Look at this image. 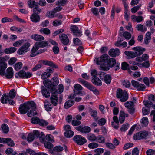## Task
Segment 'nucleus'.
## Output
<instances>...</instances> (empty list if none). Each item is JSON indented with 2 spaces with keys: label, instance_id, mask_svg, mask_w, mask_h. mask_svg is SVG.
I'll return each instance as SVG.
<instances>
[{
  "label": "nucleus",
  "instance_id": "obj_39",
  "mask_svg": "<svg viewBox=\"0 0 155 155\" xmlns=\"http://www.w3.org/2000/svg\"><path fill=\"white\" fill-rule=\"evenodd\" d=\"M36 43L38 45L40 48L47 47L49 44L48 42L46 41H44L41 42H38Z\"/></svg>",
  "mask_w": 155,
  "mask_h": 155
},
{
  "label": "nucleus",
  "instance_id": "obj_14",
  "mask_svg": "<svg viewBox=\"0 0 155 155\" xmlns=\"http://www.w3.org/2000/svg\"><path fill=\"white\" fill-rule=\"evenodd\" d=\"M39 135V132L37 130H34L33 133L28 134L27 137V140L29 142L32 141L35 137H37Z\"/></svg>",
  "mask_w": 155,
  "mask_h": 155
},
{
  "label": "nucleus",
  "instance_id": "obj_10",
  "mask_svg": "<svg viewBox=\"0 0 155 155\" xmlns=\"http://www.w3.org/2000/svg\"><path fill=\"white\" fill-rule=\"evenodd\" d=\"M131 83L132 86L139 91H143L146 88L144 84L140 83L136 81L132 80Z\"/></svg>",
  "mask_w": 155,
  "mask_h": 155
},
{
  "label": "nucleus",
  "instance_id": "obj_64",
  "mask_svg": "<svg viewBox=\"0 0 155 155\" xmlns=\"http://www.w3.org/2000/svg\"><path fill=\"white\" fill-rule=\"evenodd\" d=\"M147 155H155V150L150 149L146 151Z\"/></svg>",
  "mask_w": 155,
  "mask_h": 155
},
{
  "label": "nucleus",
  "instance_id": "obj_21",
  "mask_svg": "<svg viewBox=\"0 0 155 155\" xmlns=\"http://www.w3.org/2000/svg\"><path fill=\"white\" fill-rule=\"evenodd\" d=\"M120 51L118 49H112L109 51V55L112 57H115L120 54Z\"/></svg>",
  "mask_w": 155,
  "mask_h": 155
},
{
  "label": "nucleus",
  "instance_id": "obj_12",
  "mask_svg": "<svg viewBox=\"0 0 155 155\" xmlns=\"http://www.w3.org/2000/svg\"><path fill=\"white\" fill-rule=\"evenodd\" d=\"M100 77L107 84H109L111 81V77L110 75L106 74L104 72H101L99 74Z\"/></svg>",
  "mask_w": 155,
  "mask_h": 155
},
{
  "label": "nucleus",
  "instance_id": "obj_42",
  "mask_svg": "<svg viewBox=\"0 0 155 155\" xmlns=\"http://www.w3.org/2000/svg\"><path fill=\"white\" fill-rule=\"evenodd\" d=\"M92 81L94 84L96 85H100L102 84L101 81L97 78H92Z\"/></svg>",
  "mask_w": 155,
  "mask_h": 155
},
{
  "label": "nucleus",
  "instance_id": "obj_9",
  "mask_svg": "<svg viewBox=\"0 0 155 155\" xmlns=\"http://www.w3.org/2000/svg\"><path fill=\"white\" fill-rule=\"evenodd\" d=\"M31 121L32 123L34 124H38L39 125L42 126L47 125L48 124L46 121L43 120H40L38 117H36L32 118Z\"/></svg>",
  "mask_w": 155,
  "mask_h": 155
},
{
  "label": "nucleus",
  "instance_id": "obj_38",
  "mask_svg": "<svg viewBox=\"0 0 155 155\" xmlns=\"http://www.w3.org/2000/svg\"><path fill=\"white\" fill-rule=\"evenodd\" d=\"M10 30L13 32H16L18 33L21 32L22 31L23 29L21 28L17 27L15 26H13L11 27Z\"/></svg>",
  "mask_w": 155,
  "mask_h": 155
},
{
  "label": "nucleus",
  "instance_id": "obj_37",
  "mask_svg": "<svg viewBox=\"0 0 155 155\" xmlns=\"http://www.w3.org/2000/svg\"><path fill=\"white\" fill-rule=\"evenodd\" d=\"M1 130L3 133H7L9 131V128L6 124H3L1 126Z\"/></svg>",
  "mask_w": 155,
  "mask_h": 155
},
{
  "label": "nucleus",
  "instance_id": "obj_27",
  "mask_svg": "<svg viewBox=\"0 0 155 155\" xmlns=\"http://www.w3.org/2000/svg\"><path fill=\"white\" fill-rule=\"evenodd\" d=\"M128 114L125 113L123 111H121L120 112V115L119 117V121L121 123H122L124 121L125 118L127 117Z\"/></svg>",
  "mask_w": 155,
  "mask_h": 155
},
{
  "label": "nucleus",
  "instance_id": "obj_41",
  "mask_svg": "<svg viewBox=\"0 0 155 155\" xmlns=\"http://www.w3.org/2000/svg\"><path fill=\"white\" fill-rule=\"evenodd\" d=\"M74 104V101L71 100L67 101L65 103L64 107L66 109H68Z\"/></svg>",
  "mask_w": 155,
  "mask_h": 155
},
{
  "label": "nucleus",
  "instance_id": "obj_33",
  "mask_svg": "<svg viewBox=\"0 0 155 155\" xmlns=\"http://www.w3.org/2000/svg\"><path fill=\"white\" fill-rule=\"evenodd\" d=\"M97 137L93 134L90 133L87 135V139L91 141H96Z\"/></svg>",
  "mask_w": 155,
  "mask_h": 155
},
{
  "label": "nucleus",
  "instance_id": "obj_23",
  "mask_svg": "<svg viewBox=\"0 0 155 155\" xmlns=\"http://www.w3.org/2000/svg\"><path fill=\"white\" fill-rule=\"evenodd\" d=\"M31 20L33 22H37L40 20V17L38 15L35 13H33L30 17Z\"/></svg>",
  "mask_w": 155,
  "mask_h": 155
},
{
  "label": "nucleus",
  "instance_id": "obj_43",
  "mask_svg": "<svg viewBox=\"0 0 155 155\" xmlns=\"http://www.w3.org/2000/svg\"><path fill=\"white\" fill-rule=\"evenodd\" d=\"M151 39V33L147 32L146 35L144 39V42L145 44H147L150 41Z\"/></svg>",
  "mask_w": 155,
  "mask_h": 155
},
{
  "label": "nucleus",
  "instance_id": "obj_28",
  "mask_svg": "<svg viewBox=\"0 0 155 155\" xmlns=\"http://www.w3.org/2000/svg\"><path fill=\"white\" fill-rule=\"evenodd\" d=\"M31 38L35 41H41L44 39L43 36L38 34L32 35L31 36Z\"/></svg>",
  "mask_w": 155,
  "mask_h": 155
},
{
  "label": "nucleus",
  "instance_id": "obj_18",
  "mask_svg": "<svg viewBox=\"0 0 155 155\" xmlns=\"http://www.w3.org/2000/svg\"><path fill=\"white\" fill-rule=\"evenodd\" d=\"M60 39L61 42L65 45H68L69 43V40L68 36L64 34L60 35Z\"/></svg>",
  "mask_w": 155,
  "mask_h": 155
},
{
  "label": "nucleus",
  "instance_id": "obj_17",
  "mask_svg": "<svg viewBox=\"0 0 155 155\" xmlns=\"http://www.w3.org/2000/svg\"><path fill=\"white\" fill-rule=\"evenodd\" d=\"M108 56L106 54H104L99 58H96L94 61H96V63L97 64H100V62H104L108 59Z\"/></svg>",
  "mask_w": 155,
  "mask_h": 155
},
{
  "label": "nucleus",
  "instance_id": "obj_49",
  "mask_svg": "<svg viewBox=\"0 0 155 155\" xmlns=\"http://www.w3.org/2000/svg\"><path fill=\"white\" fill-rule=\"evenodd\" d=\"M63 150V147L61 146H56L54 149L53 154H54L55 152H61Z\"/></svg>",
  "mask_w": 155,
  "mask_h": 155
},
{
  "label": "nucleus",
  "instance_id": "obj_45",
  "mask_svg": "<svg viewBox=\"0 0 155 155\" xmlns=\"http://www.w3.org/2000/svg\"><path fill=\"white\" fill-rule=\"evenodd\" d=\"M96 141L100 143H103L105 142V138L102 135H99L97 137Z\"/></svg>",
  "mask_w": 155,
  "mask_h": 155
},
{
  "label": "nucleus",
  "instance_id": "obj_60",
  "mask_svg": "<svg viewBox=\"0 0 155 155\" xmlns=\"http://www.w3.org/2000/svg\"><path fill=\"white\" fill-rule=\"evenodd\" d=\"M17 61L16 58L15 57H12L8 61V63L9 65H12Z\"/></svg>",
  "mask_w": 155,
  "mask_h": 155
},
{
  "label": "nucleus",
  "instance_id": "obj_36",
  "mask_svg": "<svg viewBox=\"0 0 155 155\" xmlns=\"http://www.w3.org/2000/svg\"><path fill=\"white\" fill-rule=\"evenodd\" d=\"M56 13L53 9L52 10L48 12L46 15L47 17L52 18L56 16Z\"/></svg>",
  "mask_w": 155,
  "mask_h": 155
},
{
  "label": "nucleus",
  "instance_id": "obj_40",
  "mask_svg": "<svg viewBox=\"0 0 155 155\" xmlns=\"http://www.w3.org/2000/svg\"><path fill=\"white\" fill-rule=\"evenodd\" d=\"M36 108L35 109H33L32 108H31V109L27 113V115L29 117H31L35 115H36L37 114V112L35 110Z\"/></svg>",
  "mask_w": 155,
  "mask_h": 155
},
{
  "label": "nucleus",
  "instance_id": "obj_16",
  "mask_svg": "<svg viewBox=\"0 0 155 155\" xmlns=\"http://www.w3.org/2000/svg\"><path fill=\"white\" fill-rule=\"evenodd\" d=\"M77 130L84 133H87L90 132L91 130L89 127L82 126H80L75 128Z\"/></svg>",
  "mask_w": 155,
  "mask_h": 155
},
{
  "label": "nucleus",
  "instance_id": "obj_3",
  "mask_svg": "<svg viewBox=\"0 0 155 155\" xmlns=\"http://www.w3.org/2000/svg\"><path fill=\"white\" fill-rule=\"evenodd\" d=\"M58 83V81L56 78L53 82L49 80H46L43 81L45 86L50 89L51 92L53 90L55 91V86L57 85Z\"/></svg>",
  "mask_w": 155,
  "mask_h": 155
},
{
  "label": "nucleus",
  "instance_id": "obj_1",
  "mask_svg": "<svg viewBox=\"0 0 155 155\" xmlns=\"http://www.w3.org/2000/svg\"><path fill=\"white\" fill-rule=\"evenodd\" d=\"M132 49L135 51H126L124 52L125 54L127 56L128 58H134L136 56L140 55L143 54L145 50L144 48L140 47H134Z\"/></svg>",
  "mask_w": 155,
  "mask_h": 155
},
{
  "label": "nucleus",
  "instance_id": "obj_20",
  "mask_svg": "<svg viewBox=\"0 0 155 155\" xmlns=\"http://www.w3.org/2000/svg\"><path fill=\"white\" fill-rule=\"evenodd\" d=\"M14 74V71L12 68L10 67L7 69L6 74H5V77L8 79L11 78Z\"/></svg>",
  "mask_w": 155,
  "mask_h": 155
},
{
  "label": "nucleus",
  "instance_id": "obj_52",
  "mask_svg": "<svg viewBox=\"0 0 155 155\" xmlns=\"http://www.w3.org/2000/svg\"><path fill=\"white\" fill-rule=\"evenodd\" d=\"M7 139L5 141V143H7V144L9 146H14L15 145V143L14 141L10 138H6Z\"/></svg>",
  "mask_w": 155,
  "mask_h": 155
},
{
  "label": "nucleus",
  "instance_id": "obj_48",
  "mask_svg": "<svg viewBox=\"0 0 155 155\" xmlns=\"http://www.w3.org/2000/svg\"><path fill=\"white\" fill-rule=\"evenodd\" d=\"M116 62V61L114 58H111L108 61V64L110 67H112L114 66Z\"/></svg>",
  "mask_w": 155,
  "mask_h": 155
},
{
  "label": "nucleus",
  "instance_id": "obj_55",
  "mask_svg": "<svg viewBox=\"0 0 155 155\" xmlns=\"http://www.w3.org/2000/svg\"><path fill=\"white\" fill-rule=\"evenodd\" d=\"M22 64L21 62H18L16 63L14 66V68L16 70L20 69L22 67Z\"/></svg>",
  "mask_w": 155,
  "mask_h": 155
},
{
  "label": "nucleus",
  "instance_id": "obj_35",
  "mask_svg": "<svg viewBox=\"0 0 155 155\" xmlns=\"http://www.w3.org/2000/svg\"><path fill=\"white\" fill-rule=\"evenodd\" d=\"M142 125L143 127H146L148 124V119L146 117H144L142 118L141 120Z\"/></svg>",
  "mask_w": 155,
  "mask_h": 155
},
{
  "label": "nucleus",
  "instance_id": "obj_34",
  "mask_svg": "<svg viewBox=\"0 0 155 155\" xmlns=\"http://www.w3.org/2000/svg\"><path fill=\"white\" fill-rule=\"evenodd\" d=\"M53 105L51 104L48 101L45 102L44 103V107L45 110L48 111H50L51 110Z\"/></svg>",
  "mask_w": 155,
  "mask_h": 155
},
{
  "label": "nucleus",
  "instance_id": "obj_62",
  "mask_svg": "<svg viewBox=\"0 0 155 155\" xmlns=\"http://www.w3.org/2000/svg\"><path fill=\"white\" fill-rule=\"evenodd\" d=\"M137 30L139 31H141L142 32H143L146 30L143 29L144 27L143 25L140 24H138L136 27Z\"/></svg>",
  "mask_w": 155,
  "mask_h": 155
},
{
  "label": "nucleus",
  "instance_id": "obj_6",
  "mask_svg": "<svg viewBox=\"0 0 155 155\" xmlns=\"http://www.w3.org/2000/svg\"><path fill=\"white\" fill-rule=\"evenodd\" d=\"M39 48L38 45L36 43L31 51L30 56L31 57H35L45 51V49H41L38 50Z\"/></svg>",
  "mask_w": 155,
  "mask_h": 155
},
{
  "label": "nucleus",
  "instance_id": "obj_46",
  "mask_svg": "<svg viewBox=\"0 0 155 155\" xmlns=\"http://www.w3.org/2000/svg\"><path fill=\"white\" fill-rule=\"evenodd\" d=\"M28 5L31 8H32L38 5V3L35 2L34 1L30 0L28 1Z\"/></svg>",
  "mask_w": 155,
  "mask_h": 155
},
{
  "label": "nucleus",
  "instance_id": "obj_47",
  "mask_svg": "<svg viewBox=\"0 0 155 155\" xmlns=\"http://www.w3.org/2000/svg\"><path fill=\"white\" fill-rule=\"evenodd\" d=\"M64 136L67 138H70L72 137L74 135L73 131L70 130L68 131H65L64 133Z\"/></svg>",
  "mask_w": 155,
  "mask_h": 155
},
{
  "label": "nucleus",
  "instance_id": "obj_26",
  "mask_svg": "<svg viewBox=\"0 0 155 155\" xmlns=\"http://www.w3.org/2000/svg\"><path fill=\"white\" fill-rule=\"evenodd\" d=\"M131 18L133 22H136L137 23L140 22L143 20V18L142 16H137L135 15H132Z\"/></svg>",
  "mask_w": 155,
  "mask_h": 155
},
{
  "label": "nucleus",
  "instance_id": "obj_29",
  "mask_svg": "<svg viewBox=\"0 0 155 155\" xmlns=\"http://www.w3.org/2000/svg\"><path fill=\"white\" fill-rule=\"evenodd\" d=\"M9 96L6 94H3L1 98V102L3 104H7L9 99Z\"/></svg>",
  "mask_w": 155,
  "mask_h": 155
},
{
  "label": "nucleus",
  "instance_id": "obj_31",
  "mask_svg": "<svg viewBox=\"0 0 155 155\" xmlns=\"http://www.w3.org/2000/svg\"><path fill=\"white\" fill-rule=\"evenodd\" d=\"M143 103L144 105L147 107H152L155 109V104L153 105L151 101H150L148 100H144Z\"/></svg>",
  "mask_w": 155,
  "mask_h": 155
},
{
  "label": "nucleus",
  "instance_id": "obj_19",
  "mask_svg": "<svg viewBox=\"0 0 155 155\" xmlns=\"http://www.w3.org/2000/svg\"><path fill=\"white\" fill-rule=\"evenodd\" d=\"M71 29L74 34L78 36H81L82 32L78 30V28L75 25H73L71 27Z\"/></svg>",
  "mask_w": 155,
  "mask_h": 155
},
{
  "label": "nucleus",
  "instance_id": "obj_30",
  "mask_svg": "<svg viewBox=\"0 0 155 155\" xmlns=\"http://www.w3.org/2000/svg\"><path fill=\"white\" fill-rule=\"evenodd\" d=\"M17 49V48L15 47H12L5 49L4 51L7 54H12L16 51Z\"/></svg>",
  "mask_w": 155,
  "mask_h": 155
},
{
  "label": "nucleus",
  "instance_id": "obj_53",
  "mask_svg": "<svg viewBox=\"0 0 155 155\" xmlns=\"http://www.w3.org/2000/svg\"><path fill=\"white\" fill-rule=\"evenodd\" d=\"M126 107L128 109H132L133 107L134 103L130 101H128L124 104Z\"/></svg>",
  "mask_w": 155,
  "mask_h": 155
},
{
  "label": "nucleus",
  "instance_id": "obj_24",
  "mask_svg": "<svg viewBox=\"0 0 155 155\" xmlns=\"http://www.w3.org/2000/svg\"><path fill=\"white\" fill-rule=\"evenodd\" d=\"M86 87L91 91H92L94 94L97 95L99 94V92L98 90L95 87L90 83L89 84L86 85Z\"/></svg>",
  "mask_w": 155,
  "mask_h": 155
},
{
  "label": "nucleus",
  "instance_id": "obj_13",
  "mask_svg": "<svg viewBox=\"0 0 155 155\" xmlns=\"http://www.w3.org/2000/svg\"><path fill=\"white\" fill-rule=\"evenodd\" d=\"M148 135V132L146 131H143L138 132L133 136V138L135 140H139L145 138Z\"/></svg>",
  "mask_w": 155,
  "mask_h": 155
},
{
  "label": "nucleus",
  "instance_id": "obj_7",
  "mask_svg": "<svg viewBox=\"0 0 155 155\" xmlns=\"http://www.w3.org/2000/svg\"><path fill=\"white\" fill-rule=\"evenodd\" d=\"M32 76L31 73L29 72H26L23 70L20 71L18 73H16L15 75V78H28L31 77Z\"/></svg>",
  "mask_w": 155,
  "mask_h": 155
},
{
  "label": "nucleus",
  "instance_id": "obj_58",
  "mask_svg": "<svg viewBox=\"0 0 155 155\" xmlns=\"http://www.w3.org/2000/svg\"><path fill=\"white\" fill-rule=\"evenodd\" d=\"M91 116L95 119V121H97V118L96 117L97 115V112L95 110H92L91 112Z\"/></svg>",
  "mask_w": 155,
  "mask_h": 155
},
{
  "label": "nucleus",
  "instance_id": "obj_4",
  "mask_svg": "<svg viewBox=\"0 0 155 155\" xmlns=\"http://www.w3.org/2000/svg\"><path fill=\"white\" fill-rule=\"evenodd\" d=\"M117 97L120 99V101L124 102L128 99V96L127 93L124 90L121 89H118L117 91Z\"/></svg>",
  "mask_w": 155,
  "mask_h": 155
},
{
  "label": "nucleus",
  "instance_id": "obj_8",
  "mask_svg": "<svg viewBox=\"0 0 155 155\" xmlns=\"http://www.w3.org/2000/svg\"><path fill=\"white\" fill-rule=\"evenodd\" d=\"M30 46V44L28 42L25 43L17 51V53L19 55L24 54L28 51Z\"/></svg>",
  "mask_w": 155,
  "mask_h": 155
},
{
  "label": "nucleus",
  "instance_id": "obj_56",
  "mask_svg": "<svg viewBox=\"0 0 155 155\" xmlns=\"http://www.w3.org/2000/svg\"><path fill=\"white\" fill-rule=\"evenodd\" d=\"M24 40H21L16 41L13 44V45L15 47L20 46L24 42Z\"/></svg>",
  "mask_w": 155,
  "mask_h": 155
},
{
  "label": "nucleus",
  "instance_id": "obj_51",
  "mask_svg": "<svg viewBox=\"0 0 155 155\" xmlns=\"http://www.w3.org/2000/svg\"><path fill=\"white\" fill-rule=\"evenodd\" d=\"M39 31L41 33H44L46 35H48L50 33V30L47 28H41L39 30Z\"/></svg>",
  "mask_w": 155,
  "mask_h": 155
},
{
  "label": "nucleus",
  "instance_id": "obj_15",
  "mask_svg": "<svg viewBox=\"0 0 155 155\" xmlns=\"http://www.w3.org/2000/svg\"><path fill=\"white\" fill-rule=\"evenodd\" d=\"M56 91L53 90L51 91L52 95L50 98L52 103L54 106H56L58 102L57 94L56 93Z\"/></svg>",
  "mask_w": 155,
  "mask_h": 155
},
{
  "label": "nucleus",
  "instance_id": "obj_2",
  "mask_svg": "<svg viewBox=\"0 0 155 155\" xmlns=\"http://www.w3.org/2000/svg\"><path fill=\"white\" fill-rule=\"evenodd\" d=\"M36 107V106L34 102L28 101L27 103L21 104L19 108V110L21 114H24L31 108L35 109Z\"/></svg>",
  "mask_w": 155,
  "mask_h": 155
},
{
  "label": "nucleus",
  "instance_id": "obj_61",
  "mask_svg": "<svg viewBox=\"0 0 155 155\" xmlns=\"http://www.w3.org/2000/svg\"><path fill=\"white\" fill-rule=\"evenodd\" d=\"M91 11L95 15L97 16L99 15L98 9L97 8H92L91 9Z\"/></svg>",
  "mask_w": 155,
  "mask_h": 155
},
{
  "label": "nucleus",
  "instance_id": "obj_25",
  "mask_svg": "<svg viewBox=\"0 0 155 155\" xmlns=\"http://www.w3.org/2000/svg\"><path fill=\"white\" fill-rule=\"evenodd\" d=\"M149 58V56L148 55L144 54L141 57H137L136 60L138 62H141L147 60Z\"/></svg>",
  "mask_w": 155,
  "mask_h": 155
},
{
  "label": "nucleus",
  "instance_id": "obj_44",
  "mask_svg": "<svg viewBox=\"0 0 155 155\" xmlns=\"http://www.w3.org/2000/svg\"><path fill=\"white\" fill-rule=\"evenodd\" d=\"M68 0H58L56 2V4L58 6H64L67 2Z\"/></svg>",
  "mask_w": 155,
  "mask_h": 155
},
{
  "label": "nucleus",
  "instance_id": "obj_57",
  "mask_svg": "<svg viewBox=\"0 0 155 155\" xmlns=\"http://www.w3.org/2000/svg\"><path fill=\"white\" fill-rule=\"evenodd\" d=\"M123 35L126 39H130L131 37V35L128 32H124L123 33Z\"/></svg>",
  "mask_w": 155,
  "mask_h": 155
},
{
  "label": "nucleus",
  "instance_id": "obj_11",
  "mask_svg": "<svg viewBox=\"0 0 155 155\" xmlns=\"http://www.w3.org/2000/svg\"><path fill=\"white\" fill-rule=\"evenodd\" d=\"M74 141L79 145H82L87 142L86 139L84 137L79 135H77L74 137Z\"/></svg>",
  "mask_w": 155,
  "mask_h": 155
},
{
  "label": "nucleus",
  "instance_id": "obj_63",
  "mask_svg": "<svg viewBox=\"0 0 155 155\" xmlns=\"http://www.w3.org/2000/svg\"><path fill=\"white\" fill-rule=\"evenodd\" d=\"M105 145L107 148L111 149L114 150L116 148L114 144L111 143H106Z\"/></svg>",
  "mask_w": 155,
  "mask_h": 155
},
{
  "label": "nucleus",
  "instance_id": "obj_54",
  "mask_svg": "<svg viewBox=\"0 0 155 155\" xmlns=\"http://www.w3.org/2000/svg\"><path fill=\"white\" fill-rule=\"evenodd\" d=\"M99 144L97 143L92 142L90 143L88 145V147L90 149H94L98 147Z\"/></svg>",
  "mask_w": 155,
  "mask_h": 155
},
{
  "label": "nucleus",
  "instance_id": "obj_50",
  "mask_svg": "<svg viewBox=\"0 0 155 155\" xmlns=\"http://www.w3.org/2000/svg\"><path fill=\"white\" fill-rule=\"evenodd\" d=\"M9 98L10 97L11 99H13L15 97L16 94V92L14 89H12L9 92Z\"/></svg>",
  "mask_w": 155,
  "mask_h": 155
},
{
  "label": "nucleus",
  "instance_id": "obj_32",
  "mask_svg": "<svg viewBox=\"0 0 155 155\" xmlns=\"http://www.w3.org/2000/svg\"><path fill=\"white\" fill-rule=\"evenodd\" d=\"M55 90L56 91V93L57 94L58 93H62L64 90L63 86L62 84H60L58 87H56L55 86Z\"/></svg>",
  "mask_w": 155,
  "mask_h": 155
},
{
  "label": "nucleus",
  "instance_id": "obj_59",
  "mask_svg": "<svg viewBox=\"0 0 155 155\" xmlns=\"http://www.w3.org/2000/svg\"><path fill=\"white\" fill-rule=\"evenodd\" d=\"M149 66L150 64L148 61H146V62L141 64H139L138 65V66L140 67H144L146 68L149 67Z\"/></svg>",
  "mask_w": 155,
  "mask_h": 155
},
{
  "label": "nucleus",
  "instance_id": "obj_22",
  "mask_svg": "<svg viewBox=\"0 0 155 155\" xmlns=\"http://www.w3.org/2000/svg\"><path fill=\"white\" fill-rule=\"evenodd\" d=\"M41 90L42 95L45 98L49 97L50 95L49 92L44 86L41 87Z\"/></svg>",
  "mask_w": 155,
  "mask_h": 155
},
{
  "label": "nucleus",
  "instance_id": "obj_5",
  "mask_svg": "<svg viewBox=\"0 0 155 155\" xmlns=\"http://www.w3.org/2000/svg\"><path fill=\"white\" fill-rule=\"evenodd\" d=\"M8 58L7 56L0 57V75H4L5 74V71L7 67V64L5 61Z\"/></svg>",
  "mask_w": 155,
  "mask_h": 155
}]
</instances>
